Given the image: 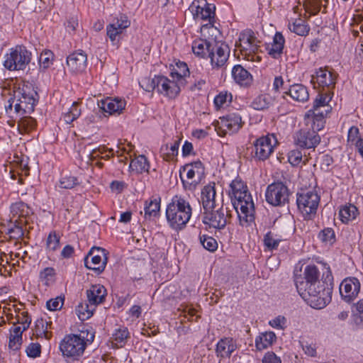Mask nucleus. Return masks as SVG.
<instances>
[{
    "label": "nucleus",
    "instance_id": "obj_33",
    "mask_svg": "<svg viewBox=\"0 0 363 363\" xmlns=\"http://www.w3.org/2000/svg\"><path fill=\"white\" fill-rule=\"evenodd\" d=\"M272 98L267 94H262L256 97L252 103V106L256 110L268 108L272 104Z\"/></svg>",
    "mask_w": 363,
    "mask_h": 363
},
{
    "label": "nucleus",
    "instance_id": "obj_1",
    "mask_svg": "<svg viewBox=\"0 0 363 363\" xmlns=\"http://www.w3.org/2000/svg\"><path fill=\"white\" fill-rule=\"evenodd\" d=\"M325 267L322 279L320 270L314 264L307 265L303 276L296 277L295 284L299 295L316 309H321L330 301L333 288V277L330 267Z\"/></svg>",
    "mask_w": 363,
    "mask_h": 363
},
{
    "label": "nucleus",
    "instance_id": "obj_20",
    "mask_svg": "<svg viewBox=\"0 0 363 363\" xmlns=\"http://www.w3.org/2000/svg\"><path fill=\"white\" fill-rule=\"evenodd\" d=\"M125 101L118 99L107 98L99 103V108L103 112L108 113L109 115L121 113L125 108Z\"/></svg>",
    "mask_w": 363,
    "mask_h": 363
},
{
    "label": "nucleus",
    "instance_id": "obj_64",
    "mask_svg": "<svg viewBox=\"0 0 363 363\" xmlns=\"http://www.w3.org/2000/svg\"><path fill=\"white\" fill-rule=\"evenodd\" d=\"M355 308L354 314L357 315L362 322H363V298L359 300L356 304L354 305Z\"/></svg>",
    "mask_w": 363,
    "mask_h": 363
},
{
    "label": "nucleus",
    "instance_id": "obj_8",
    "mask_svg": "<svg viewBox=\"0 0 363 363\" xmlns=\"http://www.w3.org/2000/svg\"><path fill=\"white\" fill-rule=\"evenodd\" d=\"M319 202L320 196L313 191L297 194V206L305 219H311L316 213Z\"/></svg>",
    "mask_w": 363,
    "mask_h": 363
},
{
    "label": "nucleus",
    "instance_id": "obj_30",
    "mask_svg": "<svg viewBox=\"0 0 363 363\" xmlns=\"http://www.w3.org/2000/svg\"><path fill=\"white\" fill-rule=\"evenodd\" d=\"M357 214L358 210L357 207L352 204L342 207L339 212L340 220L345 223L355 219Z\"/></svg>",
    "mask_w": 363,
    "mask_h": 363
},
{
    "label": "nucleus",
    "instance_id": "obj_35",
    "mask_svg": "<svg viewBox=\"0 0 363 363\" xmlns=\"http://www.w3.org/2000/svg\"><path fill=\"white\" fill-rule=\"evenodd\" d=\"M14 110L17 114L23 115V114H30L33 112L34 108L33 105H31L29 102H25V99L22 100L18 97V99H16V103L14 104Z\"/></svg>",
    "mask_w": 363,
    "mask_h": 363
},
{
    "label": "nucleus",
    "instance_id": "obj_57",
    "mask_svg": "<svg viewBox=\"0 0 363 363\" xmlns=\"http://www.w3.org/2000/svg\"><path fill=\"white\" fill-rule=\"evenodd\" d=\"M16 323L22 325L23 330H27L31 323V318L28 316L27 312H22L16 317Z\"/></svg>",
    "mask_w": 363,
    "mask_h": 363
},
{
    "label": "nucleus",
    "instance_id": "obj_12",
    "mask_svg": "<svg viewBox=\"0 0 363 363\" xmlns=\"http://www.w3.org/2000/svg\"><path fill=\"white\" fill-rule=\"evenodd\" d=\"M229 212L228 207H224L223 204H221L217 208L206 212L203 221L214 228L223 229L230 218Z\"/></svg>",
    "mask_w": 363,
    "mask_h": 363
},
{
    "label": "nucleus",
    "instance_id": "obj_56",
    "mask_svg": "<svg viewBox=\"0 0 363 363\" xmlns=\"http://www.w3.org/2000/svg\"><path fill=\"white\" fill-rule=\"evenodd\" d=\"M286 319L284 316L279 315L269 321V325L277 329H284L286 325Z\"/></svg>",
    "mask_w": 363,
    "mask_h": 363
},
{
    "label": "nucleus",
    "instance_id": "obj_31",
    "mask_svg": "<svg viewBox=\"0 0 363 363\" xmlns=\"http://www.w3.org/2000/svg\"><path fill=\"white\" fill-rule=\"evenodd\" d=\"M130 169L137 173L148 172L149 164L147 158L144 155H139L132 160L130 164Z\"/></svg>",
    "mask_w": 363,
    "mask_h": 363
},
{
    "label": "nucleus",
    "instance_id": "obj_5",
    "mask_svg": "<svg viewBox=\"0 0 363 363\" xmlns=\"http://www.w3.org/2000/svg\"><path fill=\"white\" fill-rule=\"evenodd\" d=\"M240 198L236 194L231 196L232 203L240 222H252L255 219V205L250 192H240Z\"/></svg>",
    "mask_w": 363,
    "mask_h": 363
},
{
    "label": "nucleus",
    "instance_id": "obj_38",
    "mask_svg": "<svg viewBox=\"0 0 363 363\" xmlns=\"http://www.w3.org/2000/svg\"><path fill=\"white\" fill-rule=\"evenodd\" d=\"M281 240L278 238L277 235L269 231L264 235L263 241L264 245L268 250H273L278 247Z\"/></svg>",
    "mask_w": 363,
    "mask_h": 363
},
{
    "label": "nucleus",
    "instance_id": "obj_52",
    "mask_svg": "<svg viewBox=\"0 0 363 363\" xmlns=\"http://www.w3.org/2000/svg\"><path fill=\"white\" fill-rule=\"evenodd\" d=\"M64 304V299L60 296L55 298H51L47 301L46 306L50 311H57L61 309Z\"/></svg>",
    "mask_w": 363,
    "mask_h": 363
},
{
    "label": "nucleus",
    "instance_id": "obj_45",
    "mask_svg": "<svg viewBox=\"0 0 363 363\" xmlns=\"http://www.w3.org/2000/svg\"><path fill=\"white\" fill-rule=\"evenodd\" d=\"M160 209V201L157 199L150 201L148 205L145 207V218L156 216Z\"/></svg>",
    "mask_w": 363,
    "mask_h": 363
},
{
    "label": "nucleus",
    "instance_id": "obj_37",
    "mask_svg": "<svg viewBox=\"0 0 363 363\" xmlns=\"http://www.w3.org/2000/svg\"><path fill=\"white\" fill-rule=\"evenodd\" d=\"M179 146V140H176L170 147L168 145L162 146L160 152L166 160H170L177 155Z\"/></svg>",
    "mask_w": 363,
    "mask_h": 363
},
{
    "label": "nucleus",
    "instance_id": "obj_34",
    "mask_svg": "<svg viewBox=\"0 0 363 363\" xmlns=\"http://www.w3.org/2000/svg\"><path fill=\"white\" fill-rule=\"evenodd\" d=\"M96 306H91L90 303H79L77 308L76 312L79 318L81 320H85L89 318L94 313Z\"/></svg>",
    "mask_w": 363,
    "mask_h": 363
},
{
    "label": "nucleus",
    "instance_id": "obj_58",
    "mask_svg": "<svg viewBox=\"0 0 363 363\" xmlns=\"http://www.w3.org/2000/svg\"><path fill=\"white\" fill-rule=\"evenodd\" d=\"M140 86L144 89L146 91H152L155 89V77L152 79L150 78H144L140 82Z\"/></svg>",
    "mask_w": 363,
    "mask_h": 363
},
{
    "label": "nucleus",
    "instance_id": "obj_26",
    "mask_svg": "<svg viewBox=\"0 0 363 363\" xmlns=\"http://www.w3.org/2000/svg\"><path fill=\"white\" fill-rule=\"evenodd\" d=\"M276 338L275 333L272 331L260 333L255 339L256 347L259 350L266 349L273 344Z\"/></svg>",
    "mask_w": 363,
    "mask_h": 363
},
{
    "label": "nucleus",
    "instance_id": "obj_22",
    "mask_svg": "<svg viewBox=\"0 0 363 363\" xmlns=\"http://www.w3.org/2000/svg\"><path fill=\"white\" fill-rule=\"evenodd\" d=\"M235 348L236 345L234 344L233 340L230 337H225L217 343L216 352L219 357H230Z\"/></svg>",
    "mask_w": 363,
    "mask_h": 363
},
{
    "label": "nucleus",
    "instance_id": "obj_29",
    "mask_svg": "<svg viewBox=\"0 0 363 363\" xmlns=\"http://www.w3.org/2000/svg\"><path fill=\"white\" fill-rule=\"evenodd\" d=\"M212 43L204 40H195L192 45V50L195 55L203 57L209 52L213 46Z\"/></svg>",
    "mask_w": 363,
    "mask_h": 363
},
{
    "label": "nucleus",
    "instance_id": "obj_14",
    "mask_svg": "<svg viewBox=\"0 0 363 363\" xmlns=\"http://www.w3.org/2000/svg\"><path fill=\"white\" fill-rule=\"evenodd\" d=\"M230 55V48L225 43L214 42L209 52L208 57L213 68L223 67L227 62Z\"/></svg>",
    "mask_w": 363,
    "mask_h": 363
},
{
    "label": "nucleus",
    "instance_id": "obj_42",
    "mask_svg": "<svg viewBox=\"0 0 363 363\" xmlns=\"http://www.w3.org/2000/svg\"><path fill=\"white\" fill-rule=\"evenodd\" d=\"M200 242L202 246L207 250L210 252H214L218 248V243L216 239L213 237L203 235L199 238Z\"/></svg>",
    "mask_w": 363,
    "mask_h": 363
},
{
    "label": "nucleus",
    "instance_id": "obj_3",
    "mask_svg": "<svg viewBox=\"0 0 363 363\" xmlns=\"http://www.w3.org/2000/svg\"><path fill=\"white\" fill-rule=\"evenodd\" d=\"M94 339L92 330H82L77 335H66L60 342V350L63 356L77 359L84 354L87 343L92 342Z\"/></svg>",
    "mask_w": 363,
    "mask_h": 363
},
{
    "label": "nucleus",
    "instance_id": "obj_32",
    "mask_svg": "<svg viewBox=\"0 0 363 363\" xmlns=\"http://www.w3.org/2000/svg\"><path fill=\"white\" fill-rule=\"evenodd\" d=\"M11 212L14 216H17L21 220V218H26L30 214V209L27 204L19 201L11 205Z\"/></svg>",
    "mask_w": 363,
    "mask_h": 363
},
{
    "label": "nucleus",
    "instance_id": "obj_23",
    "mask_svg": "<svg viewBox=\"0 0 363 363\" xmlns=\"http://www.w3.org/2000/svg\"><path fill=\"white\" fill-rule=\"evenodd\" d=\"M232 76L234 80L241 86H248L252 81L250 72L242 66L237 65L232 69Z\"/></svg>",
    "mask_w": 363,
    "mask_h": 363
},
{
    "label": "nucleus",
    "instance_id": "obj_39",
    "mask_svg": "<svg viewBox=\"0 0 363 363\" xmlns=\"http://www.w3.org/2000/svg\"><path fill=\"white\" fill-rule=\"evenodd\" d=\"M60 236L55 231L49 233L46 240V248L48 251L55 252L60 247Z\"/></svg>",
    "mask_w": 363,
    "mask_h": 363
},
{
    "label": "nucleus",
    "instance_id": "obj_11",
    "mask_svg": "<svg viewBox=\"0 0 363 363\" xmlns=\"http://www.w3.org/2000/svg\"><path fill=\"white\" fill-rule=\"evenodd\" d=\"M107 255L106 250L104 248L92 247L84 258L85 267L98 274L102 273L108 262Z\"/></svg>",
    "mask_w": 363,
    "mask_h": 363
},
{
    "label": "nucleus",
    "instance_id": "obj_21",
    "mask_svg": "<svg viewBox=\"0 0 363 363\" xmlns=\"http://www.w3.org/2000/svg\"><path fill=\"white\" fill-rule=\"evenodd\" d=\"M106 289L103 285L94 284L86 290L88 302L91 306H96L103 303L106 296Z\"/></svg>",
    "mask_w": 363,
    "mask_h": 363
},
{
    "label": "nucleus",
    "instance_id": "obj_19",
    "mask_svg": "<svg viewBox=\"0 0 363 363\" xmlns=\"http://www.w3.org/2000/svg\"><path fill=\"white\" fill-rule=\"evenodd\" d=\"M87 56L82 52H75L69 55L67 59V64L73 72H82L86 67Z\"/></svg>",
    "mask_w": 363,
    "mask_h": 363
},
{
    "label": "nucleus",
    "instance_id": "obj_4",
    "mask_svg": "<svg viewBox=\"0 0 363 363\" xmlns=\"http://www.w3.org/2000/svg\"><path fill=\"white\" fill-rule=\"evenodd\" d=\"M331 99L329 94H319L313 101V108L305 115V120L317 121L316 129H322L324 126V118L332 110L329 104Z\"/></svg>",
    "mask_w": 363,
    "mask_h": 363
},
{
    "label": "nucleus",
    "instance_id": "obj_46",
    "mask_svg": "<svg viewBox=\"0 0 363 363\" xmlns=\"http://www.w3.org/2000/svg\"><path fill=\"white\" fill-rule=\"evenodd\" d=\"M230 189H231V196H233L235 194L237 195V196H238L239 198H240V192H244V191H247L248 189H247V186L244 184V182L242 181H241L240 179H235L233 180L230 185Z\"/></svg>",
    "mask_w": 363,
    "mask_h": 363
},
{
    "label": "nucleus",
    "instance_id": "obj_51",
    "mask_svg": "<svg viewBox=\"0 0 363 363\" xmlns=\"http://www.w3.org/2000/svg\"><path fill=\"white\" fill-rule=\"evenodd\" d=\"M177 69L174 72H172V74H176L178 79H182L187 76L189 73V70L187 65L185 62H179L177 63Z\"/></svg>",
    "mask_w": 363,
    "mask_h": 363
},
{
    "label": "nucleus",
    "instance_id": "obj_54",
    "mask_svg": "<svg viewBox=\"0 0 363 363\" xmlns=\"http://www.w3.org/2000/svg\"><path fill=\"white\" fill-rule=\"evenodd\" d=\"M114 26L122 33L123 30L130 26V22L125 15H121L113 23Z\"/></svg>",
    "mask_w": 363,
    "mask_h": 363
},
{
    "label": "nucleus",
    "instance_id": "obj_53",
    "mask_svg": "<svg viewBox=\"0 0 363 363\" xmlns=\"http://www.w3.org/2000/svg\"><path fill=\"white\" fill-rule=\"evenodd\" d=\"M28 357L35 358L39 357L41 352V346L39 343H30L26 350Z\"/></svg>",
    "mask_w": 363,
    "mask_h": 363
},
{
    "label": "nucleus",
    "instance_id": "obj_15",
    "mask_svg": "<svg viewBox=\"0 0 363 363\" xmlns=\"http://www.w3.org/2000/svg\"><path fill=\"white\" fill-rule=\"evenodd\" d=\"M201 200L204 211L203 214L212 209L217 208L223 204V200L217 199L214 184L207 185L203 188Z\"/></svg>",
    "mask_w": 363,
    "mask_h": 363
},
{
    "label": "nucleus",
    "instance_id": "obj_44",
    "mask_svg": "<svg viewBox=\"0 0 363 363\" xmlns=\"http://www.w3.org/2000/svg\"><path fill=\"white\" fill-rule=\"evenodd\" d=\"M26 221H24L25 223ZM23 221L20 220H15V224L13 227L8 229V233L10 235V237L13 239H19L23 237L24 235V230L22 227V223Z\"/></svg>",
    "mask_w": 363,
    "mask_h": 363
},
{
    "label": "nucleus",
    "instance_id": "obj_50",
    "mask_svg": "<svg viewBox=\"0 0 363 363\" xmlns=\"http://www.w3.org/2000/svg\"><path fill=\"white\" fill-rule=\"evenodd\" d=\"M302 152L298 150H293L289 152L288 160L293 166L298 165L302 161Z\"/></svg>",
    "mask_w": 363,
    "mask_h": 363
},
{
    "label": "nucleus",
    "instance_id": "obj_18",
    "mask_svg": "<svg viewBox=\"0 0 363 363\" xmlns=\"http://www.w3.org/2000/svg\"><path fill=\"white\" fill-rule=\"evenodd\" d=\"M220 128L223 129L225 134L236 133L242 126L241 116L237 113H230L226 116L220 118L218 122Z\"/></svg>",
    "mask_w": 363,
    "mask_h": 363
},
{
    "label": "nucleus",
    "instance_id": "obj_28",
    "mask_svg": "<svg viewBox=\"0 0 363 363\" xmlns=\"http://www.w3.org/2000/svg\"><path fill=\"white\" fill-rule=\"evenodd\" d=\"M289 94L291 98L299 102L306 101L309 98V94L306 86L302 84L291 86Z\"/></svg>",
    "mask_w": 363,
    "mask_h": 363
},
{
    "label": "nucleus",
    "instance_id": "obj_47",
    "mask_svg": "<svg viewBox=\"0 0 363 363\" xmlns=\"http://www.w3.org/2000/svg\"><path fill=\"white\" fill-rule=\"evenodd\" d=\"M129 335L128 330L126 328H121L116 330L113 334L112 338L116 342V344H123Z\"/></svg>",
    "mask_w": 363,
    "mask_h": 363
},
{
    "label": "nucleus",
    "instance_id": "obj_59",
    "mask_svg": "<svg viewBox=\"0 0 363 363\" xmlns=\"http://www.w3.org/2000/svg\"><path fill=\"white\" fill-rule=\"evenodd\" d=\"M108 151L111 153V155H113V150L112 149H107L105 146H100L98 148L94 149L90 155V160H94L96 159L97 157H99L101 155L105 153L106 152Z\"/></svg>",
    "mask_w": 363,
    "mask_h": 363
},
{
    "label": "nucleus",
    "instance_id": "obj_40",
    "mask_svg": "<svg viewBox=\"0 0 363 363\" xmlns=\"http://www.w3.org/2000/svg\"><path fill=\"white\" fill-rule=\"evenodd\" d=\"M289 28L291 31L298 35H306L309 31V28L306 25L303 20H296L292 24H289Z\"/></svg>",
    "mask_w": 363,
    "mask_h": 363
},
{
    "label": "nucleus",
    "instance_id": "obj_17",
    "mask_svg": "<svg viewBox=\"0 0 363 363\" xmlns=\"http://www.w3.org/2000/svg\"><path fill=\"white\" fill-rule=\"evenodd\" d=\"M155 89L169 98H174L180 91L178 84L164 76H155Z\"/></svg>",
    "mask_w": 363,
    "mask_h": 363
},
{
    "label": "nucleus",
    "instance_id": "obj_36",
    "mask_svg": "<svg viewBox=\"0 0 363 363\" xmlns=\"http://www.w3.org/2000/svg\"><path fill=\"white\" fill-rule=\"evenodd\" d=\"M35 126V120L30 116H23L18 122V130L21 134L27 133Z\"/></svg>",
    "mask_w": 363,
    "mask_h": 363
},
{
    "label": "nucleus",
    "instance_id": "obj_13",
    "mask_svg": "<svg viewBox=\"0 0 363 363\" xmlns=\"http://www.w3.org/2000/svg\"><path fill=\"white\" fill-rule=\"evenodd\" d=\"M276 143L277 140L273 135L257 139L254 143V157L262 161L267 160L272 153Z\"/></svg>",
    "mask_w": 363,
    "mask_h": 363
},
{
    "label": "nucleus",
    "instance_id": "obj_49",
    "mask_svg": "<svg viewBox=\"0 0 363 363\" xmlns=\"http://www.w3.org/2000/svg\"><path fill=\"white\" fill-rule=\"evenodd\" d=\"M319 238L324 242L332 244L335 240L334 230L332 228H325L319 233Z\"/></svg>",
    "mask_w": 363,
    "mask_h": 363
},
{
    "label": "nucleus",
    "instance_id": "obj_16",
    "mask_svg": "<svg viewBox=\"0 0 363 363\" xmlns=\"http://www.w3.org/2000/svg\"><path fill=\"white\" fill-rule=\"evenodd\" d=\"M360 290V282L355 277L345 279L340 286V293L346 302L352 301Z\"/></svg>",
    "mask_w": 363,
    "mask_h": 363
},
{
    "label": "nucleus",
    "instance_id": "obj_9",
    "mask_svg": "<svg viewBox=\"0 0 363 363\" xmlns=\"http://www.w3.org/2000/svg\"><path fill=\"white\" fill-rule=\"evenodd\" d=\"M306 125H311V130L303 128L298 131L294 136L295 143L301 147L313 148L319 144L320 138L317 131L321 129H316L317 121L313 120H305Z\"/></svg>",
    "mask_w": 363,
    "mask_h": 363
},
{
    "label": "nucleus",
    "instance_id": "obj_25",
    "mask_svg": "<svg viewBox=\"0 0 363 363\" xmlns=\"http://www.w3.org/2000/svg\"><path fill=\"white\" fill-rule=\"evenodd\" d=\"M20 96L18 97L23 100L25 99V102H29L33 105V108L38 101V95L37 91L33 89V85L31 84L27 83L24 84L22 88L18 91Z\"/></svg>",
    "mask_w": 363,
    "mask_h": 363
},
{
    "label": "nucleus",
    "instance_id": "obj_55",
    "mask_svg": "<svg viewBox=\"0 0 363 363\" xmlns=\"http://www.w3.org/2000/svg\"><path fill=\"white\" fill-rule=\"evenodd\" d=\"M22 344V336L10 335L9 347L10 350L16 351L20 349Z\"/></svg>",
    "mask_w": 363,
    "mask_h": 363
},
{
    "label": "nucleus",
    "instance_id": "obj_27",
    "mask_svg": "<svg viewBox=\"0 0 363 363\" xmlns=\"http://www.w3.org/2000/svg\"><path fill=\"white\" fill-rule=\"evenodd\" d=\"M284 41L282 34L278 32L276 33L273 39V43L268 49L269 55L275 59L280 57L284 48Z\"/></svg>",
    "mask_w": 363,
    "mask_h": 363
},
{
    "label": "nucleus",
    "instance_id": "obj_60",
    "mask_svg": "<svg viewBox=\"0 0 363 363\" xmlns=\"http://www.w3.org/2000/svg\"><path fill=\"white\" fill-rule=\"evenodd\" d=\"M359 138V129L356 126H352L348 131L347 142L352 145L356 143Z\"/></svg>",
    "mask_w": 363,
    "mask_h": 363
},
{
    "label": "nucleus",
    "instance_id": "obj_24",
    "mask_svg": "<svg viewBox=\"0 0 363 363\" xmlns=\"http://www.w3.org/2000/svg\"><path fill=\"white\" fill-rule=\"evenodd\" d=\"M315 79L320 86L329 87L335 84V76L331 72H327V70L320 68L315 72V75H312V82Z\"/></svg>",
    "mask_w": 363,
    "mask_h": 363
},
{
    "label": "nucleus",
    "instance_id": "obj_62",
    "mask_svg": "<svg viewBox=\"0 0 363 363\" xmlns=\"http://www.w3.org/2000/svg\"><path fill=\"white\" fill-rule=\"evenodd\" d=\"M262 363H281V361L274 352H267L263 357Z\"/></svg>",
    "mask_w": 363,
    "mask_h": 363
},
{
    "label": "nucleus",
    "instance_id": "obj_63",
    "mask_svg": "<svg viewBox=\"0 0 363 363\" xmlns=\"http://www.w3.org/2000/svg\"><path fill=\"white\" fill-rule=\"evenodd\" d=\"M106 33L108 38L111 41H114L116 40V36L121 33L119 30H118L114 25L112 23L108 25L106 28Z\"/></svg>",
    "mask_w": 363,
    "mask_h": 363
},
{
    "label": "nucleus",
    "instance_id": "obj_7",
    "mask_svg": "<svg viewBox=\"0 0 363 363\" xmlns=\"http://www.w3.org/2000/svg\"><path fill=\"white\" fill-rule=\"evenodd\" d=\"M30 56L24 46H16L6 55L4 65L9 70H23L30 62Z\"/></svg>",
    "mask_w": 363,
    "mask_h": 363
},
{
    "label": "nucleus",
    "instance_id": "obj_41",
    "mask_svg": "<svg viewBox=\"0 0 363 363\" xmlns=\"http://www.w3.org/2000/svg\"><path fill=\"white\" fill-rule=\"evenodd\" d=\"M252 33L251 31L241 33L239 37V43H236V46L240 47L242 52H245V55H247V51L250 49V43L252 40Z\"/></svg>",
    "mask_w": 363,
    "mask_h": 363
},
{
    "label": "nucleus",
    "instance_id": "obj_6",
    "mask_svg": "<svg viewBox=\"0 0 363 363\" xmlns=\"http://www.w3.org/2000/svg\"><path fill=\"white\" fill-rule=\"evenodd\" d=\"M189 11L195 21H208L201 29L213 27L216 17V6L208 4L206 0H194L189 7Z\"/></svg>",
    "mask_w": 363,
    "mask_h": 363
},
{
    "label": "nucleus",
    "instance_id": "obj_2",
    "mask_svg": "<svg viewBox=\"0 0 363 363\" xmlns=\"http://www.w3.org/2000/svg\"><path fill=\"white\" fill-rule=\"evenodd\" d=\"M192 214V208L186 199L175 196L167 205L166 217L169 226L176 230L183 229L189 221Z\"/></svg>",
    "mask_w": 363,
    "mask_h": 363
},
{
    "label": "nucleus",
    "instance_id": "obj_48",
    "mask_svg": "<svg viewBox=\"0 0 363 363\" xmlns=\"http://www.w3.org/2000/svg\"><path fill=\"white\" fill-rule=\"evenodd\" d=\"M78 184L77 178L73 176H65L60 180V187L62 189H72Z\"/></svg>",
    "mask_w": 363,
    "mask_h": 363
},
{
    "label": "nucleus",
    "instance_id": "obj_61",
    "mask_svg": "<svg viewBox=\"0 0 363 363\" xmlns=\"http://www.w3.org/2000/svg\"><path fill=\"white\" fill-rule=\"evenodd\" d=\"M52 57V53L50 51H47L41 53L39 57V63L43 68H47Z\"/></svg>",
    "mask_w": 363,
    "mask_h": 363
},
{
    "label": "nucleus",
    "instance_id": "obj_10",
    "mask_svg": "<svg viewBox=\"0 0 363 363\" xmlns=\"http://www.w3.org/2000/svg\"><path fill=\"white\" fill-rule=\"evenodd\" d=\"M289 191L282 182H274L267 187L265 199L273 206H281L288 203Z\"/></svg>",
    "mask_w": 363,
    "mask_h": 363
},
{
    "label": "nucleus",
    "instance_id": "obj_43",
    "mask_svg": "<svg viewBox=\"0 0 363 363\" xmlns=\"http://www.w3.org/2000/svg\"><path fill=\"white\" fill-rule=\"evenodd\" d=\"M322 0H306L303 6L311 15H316L321 9Z\"/></svg>",
    "mask_w": 363,
    "mask_h": 363
}]
</instances>
